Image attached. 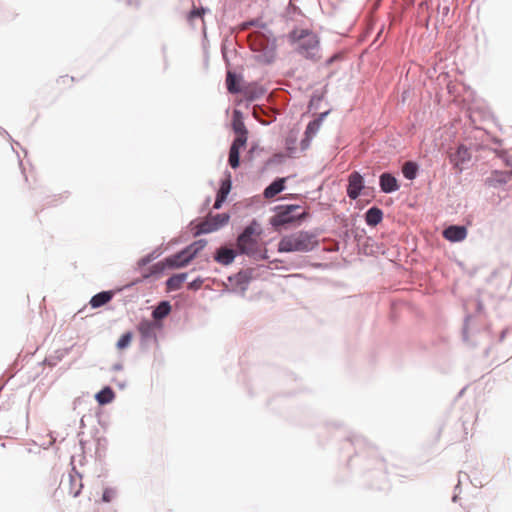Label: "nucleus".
Returning <instances> with one entry per match:
<instances>
[{"mask_svg":"<svg viewBox=\"0 0 512 512\" xmlns=\"http://www.w3.org/2000/svg\"><path fill=\"white\" fill-rule=\"evenodd\" d=\"M73 82H74V78L69 77V76H61L57 80V83L63 87H70Z\"/></svg>","mask_w":512,"mask_h":512,"instance_id":"30","label":"nucleus"},{"mask_svg":"<svg viewBox=\"0 0 512 512\" xmlns=\"http://www.w3.org/2000/svg\"><path fill=\"white\" fill-rule=\"evenodd\" d=\"M249 43L252 50L264 53L266 61L270 62L274 58L276 47L274 39H269L261 32H255L250 35Z\"/></svg>","mask_w":512,"mask_h":512,"instance_id":"6","label":"nucleus"},{"mask_svg":"<svg viewBox=\"0 0 512 512\" xmlns=\"http://www.w3.org/2000/svg\"><path fill=\"white\" fill-rule=\"evenodd\" d=\"M103 500H104V501H106V502H108V501L110 500V498H109V495H108V492H107V491H106V492H104V494H103Z\"/></svg>","mask_w":512,"mask_h":512,"instance_id":"34","label":"nucleus"},{"mask_svg":"<svg viewBox=\"0 0 512 512\" xmlns=\"http://www.w3.org/2000/svg\"><path fill=\"white\" fill-rule=\"evenodd\" d=\"M383 219V212L377 207L370 208L365 214L366 223L370 226L378 225Z\"/></svg>","mask_w":512,"mask_h":512,"instance_id":"20","label":"nucleus"},{"mask_svg":"<svg viewBox=\"0 0 512 512\" xmlns=\"http://www.w3.org/2000/svg\"><path fill=\"white\" fill-rule=\"evenodd\" d=\"M261 228L256 222L248 225L237 238V250L240 254L256 256L262 251Z\"/></svg>","mask_w":512,"mask_h":512,"instance_id":"2","label":"nucleus"},{"mask_svg":"<svg viewBox=\"0 0 512 512\" xmlns=\"http://www.w3.org/2000/svg\"><path fill=\"white\" fill-rule=\"evenodd\" d=\"M450 160L461 171L464 164L471 160V153L466 146L459 145L456 151L450 154Z\"/></svg>","mask_w":512,"mask_h":512,"instance_id":"9","label":"nucleus"},{"mask_svg":"<svg viewBox=\"0 0 512 512\" xmlns=\"http://www.w3.org/2000/svg\"><path fill=\"white\" fill-rule=\"evenodd\" d=\"M231 190V181L230 179H226L222 181L220 189L218 190L216 201L214 203V208L219 209L222 206V203L226 200L227 195Z\"/></svg>","mask_w":512,"mask_h":512,"instance_id":"18","label":"nucleus"},{"mask_svg":"<svg viewBox=\"0 0 512 512\" xmlns=\"http://www.w3.org/2000/svg\"><path fill=\"white\" fill-rule=\"evenodd\" d=\"M155 330L156 324L150 320H143L138 325V331L144 339L155 337Z\"/></svg>","mask_w":512,"mask_h":512,"instance_id":"19","label":"nucleus"},{"mask_svg":"<svg viewBox=\"0 0 512 512\" xmlns=\"http://www.w3.org/2000/svg\"><path fill=\"white\" fill-rule=\"evenodd\" d=\"M115 394L110 387L103 388L100 392L96 394V400L99 404L104 405L112 402Z\"/></svg>","mask_w":512,"mask_h":512,"instance_id":"23","label":"nucleus"},{"mask_svg":"<svg viewBox=\"0 0 512 512\" xmlns=\"http://www.w3.org/2000/svg\"><path fill=\"white\" fill-rule=\"evenodd\" d=\"M418 171V166L416 163L408 161L404 163L402 167V173L405 178L412 180L416 177Z\"/></svg>","mask_w":512,"mask_h":512,"instance_id":"24","label":"nucleus"},{"mask_svg":"<svg viewBox=\"0 0 512 512\" xmlns=\"http://www.w3.org/2000/svg\"><path fill=\"white\" fill-rule=\"evenodd\" d=\"M202 284H203V280L198 278L189 284V288L192 290H197L202 286Z\"/></svg>","mask_w":512,"mask_h":512,"instance_id":"31","label":"nucleus"},{"mask_svg":"<svg viewBox=\"0 0 512 512\" xmlns=\"http://www.w3.org/2000/svg\"><path fill=\"white\" fill-rule=\"evenodd\" d=\"M187 278V273L173 275L167 280V288L170 291L178 290Z\"/></svg>","mask_w":512,"mask_h":512,"instance_id":"22","label":"nucleus"},{"mask_svg":"<svg viewBox=\"0 0 512 512\" xmlns=\"http://www.w3.org/2000/svg\"><path fill=\"white\" fill-rule=\"evenodd\" d=\"M162 268H163V266L160 263H157L153 266L152 272L153 273L160 272L162 270Z\"/></svg>","mask_w":512,"mask_h":512,"instance_id":"32","label":"nucleus"},{"mask_svg":"<svg viewBox=\"0 0 512 512\" xmlns=\"http://www.w3.org/2000/svg\"><path fill=\"white\" fill-rule=\"evenodd\" d=\"M207 245L206 240H198L190 244L188 247L179 253L172 255L166 259L170 267H184L186 266L204 247Z\"/></svg>","mask_w":512,"mask_h":512,"instance_id":"4","label":"nucleus"},{"mask_svg":"<svg viewBox=\"0 0 512 512\" xmlns=\"http://www.w3.org/2000/svg\"><path fill=\"white\" fill-rule=\"evenodd\" d=\"M231 190V181L230 179H226L222 181L220 189L218 190L216 201L214 203V208L219 209L222 206V203L226 200L227 195Z\"/></svg>","mask_w":512,"mask_h":512,"instance_id":"17","label":"nucleus"},{"mask_svg":"<svg viewBox=\"0 0 512 512\" xmlns=\"http://www.w3.org/2000/svg\"><path fill=\"white\" fill-rule=\"evenodd\" d=\"M226 85H227V89H228V91L230 93H238V92H240V87L238 85L237 77L231 71H229L227 73Z\"/></svg>","mask_w":512,"mask_h":512,"instance_id":"26","label":"nucleus"},{"mask_svg":"<svg viewBox=\"0 0 512 512\" xmlns=\"http://www.w3.org/2000/svg\"><path fill=\"white\" fill-rule=\"evenodd\" d=\"M321 126V119H316L314 121L309 122L305 130V138L302 140V145L306 148L311 139L317 134Z\"/></svg>","mask_w":512,"mask_h":512,"instance_id":"15","label":"nucleus"},{"mask_svg":"<svg viewBox=\"0 0 512 512\" xmlns=\"http://www.w3.org/2000/svg\"><path fill=\"white\" fill-rule=\"evenodd\" d=\"M468 512H490L488 505L482 501H475L470 504Z\"/></svg>","mask_w":512,"mask_h":512,"instance_id":"28","label":"nucleus"},{"mask_svg":"<svg viewBox=\"0 0 512 512\" xmlns=\"http://www.w3.org/2000/svg\"><path fill=\"white\" fill-rule=\"evenodd\" d=\"M443 237L450 242H460L467 237V229L464 226L451 225L443 231Z\"/></svg>","mask_w":512,"mask_h":512,"instance_id":"10","label":"nucleus"},{"mask_svg":"<svg viewBox=\"0 0 512 512\" xmlns=\"http://www.w3.org/2000/svg\"><path fill=\"white\" fill-rule=\"evenodd\" d=\"M245 146H246V143H245L244 139H234V141L230 147L229 158H228L229 165L233 169H236L239 166L240 149L244 148Z\"/></svg>","mask_w":512,"mask_h":512,"instance_id":"12","label":"nucleus"},{"mask_svg":"<svg viewBox=\"0 0 512 512\" xmlns=\"http://www.w3.org/2000/svg\"><path fill=\"white\" fill-rule=\"evenodd\" d=\"M201 12L199 10H193L190 12V18L200 17Z\"/></svg>","mask_w":512,"mask_h":512,"instance_id":"33","label":"nucleus"},{"mask_svg":"<svg viewBox=\"0 0 512 512\" xmlns=\"http://www.w3.org/2000/svg\"><path fill=\"white\" fill-rule=\"evenodd\" d=\"M170 304L168 302H161L153 311L152 315L154 319L160 320L166 317L170 312Z\"/></svg>","mask_w":512,"mask_h":512,"instance_id":"25","label":"nucleus"},{"mask_svg":"<svg viewBox=\"0 0 512 512\" xmlns=\"http://www.w3.org/2000/svg\"><path fill=\"white\" fill-rule=\"evenodd\" d=\"M70 483H71V485L76 486L75 489L71 490V494L74 497L78 496L80 494V491L82 488V483L80 482V480H78L74 477H70Z\"/></svg>","mask_w":512,"mask_h":512,"instance_id":"29","label":"nucleus"},{"mask_svg":"<svg viewBox=\"0 0 512 512\" xmlns=\"http://www.w3.org/2000/svg\"><path fill=\"white\" fill-rule=\"evenodd\" d=\"M235 257V250L227 247H220L214 255V260L221 265L227 266L234 261Z\"/></svg>","mask_w":512,"mask_h":512,"instance_id":"13","label":"nucleus"},{"mask_svg":"<svg viewBox=\"0 0 512 512\" xmlns=\"http://www.w3.org/2000/svg\"><path fill=\"white\" fill-rule=\"evenodd\" d=\"M133 334L131 332L124 333L116 343L118 350L127 348L132 342Z\"/></svg>","mask_w":512,"mask_h":512,"instance_id":"27","label":"nucleus"},{"mask_svg":"<svg viewBox=\"0 0 512 512\" xmlns=\"http://www.w3.org/2000/svg\"><path fill=\"white\" fill-rule=\"evenodd\" d=\"M380 187L385 193H391L399 189L397 179L390 173H383L380 176Z\"/></svg>","mask_w":512,"mask_h":512,"instance_id":"14","label":"nucleus"},{"mask_svg":"<svg viewBox=\"0 0 512 512\" xmlns=\"http://www.w3.org/2000/svg\"><path fill=\"white\" fill-rule=\"evenodd\" d=\"M299 209H300L299 205L278 206L276 208L275 215L271 218V224L274 227H280V226H284L286 224H290L296 220L305 218V216H306L305 212H302L300 214H295V212Z\"/></svg>","mask_w":512,"mask_h":512,"instance_id":"5","label":"nucleus"},{"mask_svg":"<svg viewBox=\"0 0 512 512\" xmlns=\"http://www.w3.org/2000/svg\"><path fill=\"white\" fill-rule=\"evenodd\" d=\"M285 178H279L272 182L265 190L264 196L265 198H273L280 192H282L285 188Z\"/></svg>","mask_w":512,"mask_h":512,"instance_id":"16","label":"nucleus"},{"mask_svg":"<svg viewBox=\"0 0 512 512\" xmlns=\"http://www.w3.org/2000/svg\"><path fill=\"white\" fill-rule=\"evenodd\" d=\"M318 245L317 236L308 231H298L284 236L279 244V252H309Z\"/></svg>","mask_w":512,"mask_h":512,"instance_id":"1","label":"nucleus"},{"mask_svg":"<svg viewBox=\"0 0 512 512\" xmlns=\"http://www.w3.org/2000/svg\"><path fill=\"white\" fill-rule=\"evenodd\" d=\"M113 293L110 291H103L94 295L90 300V305L93 308L101 307L107 304L112 299Z\"/></svg>","mask_w":512,"mask_h":512,"instance_id":"21","label":"nucleus"},{"mask_svg":"<svg viewBox=\"0 0 512 512\" xmlns=\"http://www.w3.org/2000/svg\"><path fill=\"white\" fill-rule=\"evenodd\" d=\"M290 38L298 43V52L305 57H313L318 49L317 36L308 30H294Z\"/></svg>","mask_w":512,"mask_h":512,"instance_id":"3","label":"nucleus"},{"mask_svg":"<svg viewBox=\"0 0 512 512\" xmlns=\"http://www.w3.org/2000/svg\"><path fill=\"white\" fill-rule=\"evenodd\" d=\"M229 218V215L226 213L216 215L210 214L204 221L197 225V233L206 234L214 232L226 225L229 221Z\"/></svg>","mask_w":512,"mask_h":512,"instance_id":"7","label":"nucleus"},{"mask_svg":"<svg viewBox=\"0 0 512 512\" xmlns=\"http://www.w3.org/2000/svg\"><path fill=\"white\" fill-rule=\"evenodd\" d=\"M363 187V177L358 172L351 173L348 179L347 187V195L349 198L353 200L357 199Z\"/></svg>","mask_w":512,"mask_h":512,"instance_id":"8","label":"nucleus"},{"mask_svg":"<svg viewBox=\"0 0 512 512\" xmlns=\"http://www.w3.org/2000/svg\"><path fill=\"white\" fill-rule=\"evenodd\" d=\"M232 128L237 135L235 139H244L246 143L248 131L242 120V114L238 110H235L233 113Z\"/></svg>","mask_w":512,"mask_h":512,"instance_id":"11","label":"nucleus"}]
</instances>
